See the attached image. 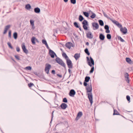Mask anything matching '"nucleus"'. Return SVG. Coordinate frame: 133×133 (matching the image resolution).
Segmentation results:
<instances>
[{
  "label": "nucleus",
  "mask_w": 133,
  "mask_h": 133,
  "mask_svg": "<svg viewBox=\"0 0 133 133\" xmlns=\"http://www.w3.org/2000/svg\"><path fill=\"white\" fill-rule=\"evenodd\" d=\"M84 86L86 87L87 92L89 93L87 94L88 98L90 103L91 105H92L93 103V96L91 93L92 87L91 84H83Z\"/></svg>",
  "instance_id": "nucleus-1"
},
{
  "label": "nucleus",
  "mask_w": 133,
  "mask_h": 133,
  "mask_svg": "<svg viewBox=\"0 0 133 133\" xmlns=\"http://www.w3.org/2000/svg\"><path fill=\"white\" fill-rule=\"evenodd\" d=\"M86 59L88 65L91 67L89 73L90 74L92 73H93L94 70V67L93 66L95 64L94 61L91 56H90V58L88 57H87Z\"/></svg>",
  "instance_id": "nucleus-2"
},
{
  "label": "nucleus",
  "mask_w": 133,
  "mask_h": 133,
  "mask_svg": "<svg viewBox=\"0 0 133 133\" xmlns=\"http://www.w3.org/2000/svg\"><path fill=\"white\" fill-rule=\"evenodd\" d=\"M55 61L57 63L66 69V65L62 59L58 57H56Z\"/></svg>",
  "instance_id": "nucleus-3"
},
{
  "label": "nucleus",
  "mask_w": 133,
  "mask_h": 133,
  "mask_svg": "<svg viewBox=\"0 0 133 133\" xmlns=\"http://www.w3.org/2000/svg\"><path fill=\"white\" fill-rule=\"evenodd\" d=\"M51 67V66L50 64L46 63L45 64V67L44 70L46 73L47 74H49V70Z\"/></svg>",
  "instance_id": "nucleus-4"
},
{
  "label": "nucleus",
  "mask_w": 133,
  "mask_h": 133,
  "mask_svg": "<svg viewBox=\"0 0 133 133\" xmlns=\"http://www.w3.org/2000/svg\"><path fill=\"white\" fill-rule=\"evenodd\" d=\"M49 53L52 58H54L55 57V56L56 57H57V56L56 54V53L53 50H51L50 49H49Z\"/></svg>",
  "instance_id": "nucleus-5"
},
{
  "label": "nucleus",
  "mask_w": 133,
  "mask_h": 133,
  "mask_svg": "<svg viewBox=\"0 0 133 133\" xmlns=\"http://www.w3.org/2000/svg\"><path fill=\"white\" fill-rule=\"evenodd\" d=\"M66 63L69 69L72 68L73 65L70 59H66Z\"/></svg>",
  "instance_id": "nucleus-6"
},
{
  "label": "nucleus",
  "mask_w": 133,
  "mask_h": 133,
  "mask_svg": "<svg viewBox=\"0 0 133 133\" xmlns=\"http://www.w3.org/2000/svg\"><path fill=\"white\" fill-rule=\"evenodd\" d=\"M111 21L113 23L117 25L119 28L120 29L122 28V25L117 21L115 20H111Z\"/></svg>",
  "instance_id": "nucleus-7"
},
{
  "label": "nucleus",
  "mask_w": 133,
  "mask_h": 133,
  "mask_svg": "<svg viewBox=\"0 0 133 133\" xmlns=\"http://www.w3.org/2000/svg\"><path fill=\"white\" fill-rule=\"evenodd\" d=\"M92 26L93 27V29L95 30L98 29L99 28V25L97 23L94 22L92 23Z\"/></svg>",
  "instance_id": "nucleus-8"
},
{
  "label": "nucleus",
  "mask_w": 133,
  "mask_h": 133,
  "mask_svg": "<svg viewBox=\"0 0 133 133\" xmlns=\"http://www.w3.org/2000/svg\"><path fill=\"white\" fill-rule=\"evenodd\" d=\"M83 113L81 111H79L77 114L75 118V120L78 121L82 116Z\"/></svg>",
  "instance_id": "nucleus-9"
},
{
  "label": "nucleus",
  "mask_w": 133,
  "mask_h": 133,
  "mask_svg": "<svg viewBox=\"0 0 133 133\" xmlns=\"http://www.w3.org/2000/svg\"><path fill=\"white\" fill-rule=\"evenodd\" d=\"M120 30L123 34H125L127 33V30L125 27L121 28Z\"/></svg>",
  "instance_id": "nucleus-10"
},
{
  "label": "nucleus",
  "mask_w": 133,
  "mask_h": 133,
  "mask_svg": "<svg viewBox=\"0 0 133 133\" xmlns=\"http://www.w3.org/2000/svg\"><path fill=\"white\" fill-rule=\"evenodd\" d=\"M124 75L126 81L127 83H129V75L127 72H125L124 74Z\"/></svg>",
  "instance_id": "nucleus-11"
},
{
  "label": "nucleus",
  "mask_w": 133,
  "mask_h": 133,
  "mask_svg": "<svg viewBox=\"0 0 133 133\" xmlns=\"http://www.w3.org/2000/svg\"><path fill=\"white\" fill-rule=\"evenodd\" d=\"M65 46L66 47L70 49L71 47H73V44L71 42H68L66 44Z\"/></svg>",
  "instance_id": "nucleus-12"
},
{
  "label": "nucleus",
  "mask_w": 133,
  "mask_h": 133,
  "mask_svg": "<svg viewBox=\"0 0 133 133\" xmlns=\"http://www.w3.org/2000/svg\"><path fill=\"white\" fill-rule=\"evenodd\" d=\"M86 36L87 37L91 39L93 37V36L90 31H89L86 34Z\"/></svg>",
  "instance_id": "nucleus-13"
},
{
  "label": "nucleus",
  "mask_w": 133,
  "mask_h": 133,
  "mask_svg": "<svg viewBox=\"0 0 133 133\" xmlns=\"http://www.w3.org/2000/svg\"><path fill=\"white\" fill-rule=\"evenodd\" d=\"M22 47L24 52V53L26 54H27L28 53V51L26 49L25 46L24 44L23 45L22 44Z\"/></svg>",
  "instance_id": "nucleus-14"
},
{
  "label": "nucleus",
  "mask_w": 133,
  "mask_h": 133,
  "mask_svg": "<svg viewBox=\"0 0 133 133\" xmlns=\"http://www.w3.org/2000/svg\"><path fill=\"white\" fill-rule=\"evenodd\" d=\"M69 95L71 97H74L75 94V91L74 90H71L69 93Z\"/></svg>",
  "instance_id": "nucleus-15"
},
{
  "label": "nucleus",
  "mask_w": 133,
  "mask_h": 133,
  "mask_svg": "<svg viewBox=\"0 0 133 133\" xmlns=\"http://www.w3.org/2000/svg\"><path fill=\"white\" fill-rule=\"evenodd\" d=\"M99 37L100 40L103 41L105 39V36L103 34L101 33L99 34Z\"/></svg>",
  "instance_id": "nucleus-16"
},
{
  "label": "nucleus",
  "mask_w": 133,
  "mask_h": 133,
  "mask_svg": "<svg viewBox=\"0 0 133 133\" xmlns=\"http://www.w3.org/2000/svg\"><path fill=\"white\" fill-rule=\"evenodd\" d=\"M60 107L61 109H65L67 107V106L66 104L63 103L62 104Z\"/></svg>",
  "instance_id": "nucleus-17"
},
{
  "label": "nucleus",
  "mask_w": 133,
  "mask_h": 133,
  "mask_svg": "<svg viewBox=\"0 0 133 133\" xmlns=\"http://www.w3.org/2000/svg\"><path fill=\"white\" fill-rule=\"evenodd\" d=\"M90 79V77L89 76H87L85 78V80L83 83H87L88 82Z\"/></svg>",
  "instance_id": "nucleus-18"
},
{
  "label": "nucleus",
  "mask_w": 133,
  "mask_h": 133,
  "mask_svg": "<svg viewBox=\"0 0 133 133\" xmlns=\"http://www.w3.org/2000/svg\"><path fill=\"white\" fill-rule=\"evenodd\" d=\"M34 12L36 13H39L40 12V9L38 7L34 9Z\"/></svg>",
  "instance_id": "nucleus-19"
},
{
  "label": "nucleus",
  "mask_w": 133,
  "mask_h": 133,
  "mask_svg": "<svg viewBox=\"0 0 133 133\" xmlns=\"http://www.w3.org/2000/svg\"><path fill=\"white\" fill-rule=\"evenodd\" d=\"M68 29L67 28L63 27V29L61 30L62 32L64 33H67L68 32Z\"/></svg>",
  "instance_id": "nucleus-20"
},
{
  "label": "nucleus",
  "mask_w": 133,
  "mask_h": 133,
  "mask_svg": "<svg viewBox=\"0 0 133 133\" xmlns=\"http://www.w3.org/2000/svg\"><path fill=\"white\" fill-rule=\"evenodd\" d=\"M35 40L37 41V40L35 37H32L31 38V41L32 43L34 44H35Z\"/></svg>",
  "instance_id": "nucleus-21"
},
{
  "label": "nucleus",
  "mask_w": 133,
  "mask_h": 133,
  "mask_svg": "<svg viewBox=\"0 0 133 133\" xmlns=\"http://www.w3.org/2000/svg\"><path fill=\"white\" fill-rule=\"evenodd\" d=\"M121 115L117 111L116 109H114V113L113 114V115Z\"/></svg>",
  "instance_id": "nucleus-22"
},
{
  "label": "nucleus",
  "mask_w": 133,
  "mask_h": 133,
  "mask_svg": "<svg viewBox=\"0 0 133 133\" xmlns=\"http://www.w3.org/2000/svg\"><path fill=\"white\" fill-rule=\"evenodd\" d=\"M83 25H89L87 21L86 20H84L83 21L82 23Z\"/></svg>",
  "instance_id": "nucleus-23"
},
{
  "label": "nucleus",
  "mask_w": 133,
  "mask_h": 133,
  "mask_svg": "<svg viewBox=\"0 0 133 133\" xmlns=\"http://www.w3.org/2000/svg\"><path fill=\"white\" fill-rule=\"evenodd\" d=\"M62 56L63 57L65 58L66 60L69 59V57L67 56L65 52H63V53Z\"/></svg>",
  "instance_id": "nucleus-24"
},
{
  "label": "nucleus",
  "mask_w": 133,
  "mask_h": 133,
  "mask_svg": "<svg viewBox=\"0 0 133 133\" xmlns=\"http://www.w3.org/2000/svg\"><path fill=\"white\" fill-rule=\"evenodd\" d=\"M31 8V6L29 4H27L25 5V8L28 10H30Z\"/></svg>",
  "instance_id": "nucleus-25"
},
{
  "label": "nucleus",
  "mask_w": 133,
  "mask_h": 133,
  "mask_svg": "<svg viewBox=\"0 0 133 133\" xmlns=\"http://www.w3.org/2000/svg\"><path fill=\"white\" fill-rule=\"evenodd\" d=\"M80 53L75 54V59L77 60L80 57Z\"/></svg>",
  "instance_id": "nucleus-26"
},
{
  "label": "nucleus",
  "mask_w": 133,
  "mask_h": 133,
  "mask_svg": "<svg viewBox=\"0 0 133 133\" xmlns=\"http://www.w3.org/2000/svg\"><path fill=\"white\" fill-rule=\"evenodd\" d=\"M99 24L101 26H103L104 23L103 21L102 20H99L98 21Z\"/></svg>",
  "instance_id": "nucleus-27"
},
{
  "label": "nucleus",
  "mask_w": 133,
  "mask_h": 133,
  "mask_svg": "<svg viewBox=\"0 0 133 133\" xmlns=\"http://www.w3.org/2000/svg\"><path fill=\"white\" fill-rule=\"evenodd\" d=\"M83 13L84 15L86 17H89V13L88 12L86 11H83Z\"/></svg>",
  "instance_id": "nucleus-28"
},
{
  "label": "nucleus",
  "mask_w": 133,
  "mask_h": 133,
  "mask_svg": "<svg viewBox=\"0 0 133 133\" xmlns=\"http://www.w3.org/2000/svg\"><path fill=\"white\" fill-rule=\"evenodd\" d=\"M84 52L87 54L88 56L90 55V53L89 51L88 50V48H86L84 50Z\"/></svg>",
  "instance_id": "nucleus-29"
},
{
  "label": "nucleus",
  "mask_w": 133,
  "mask_h": 133,
  "mask_svg": "<svg viewBox=\"0 0 133 133\" xmlns=\"http://www.w3.org/2000/svg\"><path fill=\"white\" fill-rule=\"evenodd\" d=\"M79 21L80 22H82L84 19V18L83 17V16L81 15H79Z\"/></svg>",
  "instance_id": "nucleus-30"
},
{
  "label": "nucleus",
  "mask_w": 133,
  "mask_h": 133,
  "mask_svg": "<svg viewBox=\"0 0 133 133\" xmlns=\"http://www.w3.org/2000/svg\"><path fill=\"white\" fill-rule=\"evenodd\" d=\"M126 62L129 63H131L132 62L131 59L127 57L126 59Z\"/></svg>",
  "instance_id": "nucleus-31"
},
{
  "label": "nucleus",
  "mask_w": 133,
  "mask_h": 133,
  "mask_svg": "<svg viewBox=\"0 0 133 133\" xmlns=\"http://www.w3.org/2000/svg\"><path fill=\"white\" fill-rule=\"evenodd\" d=\"M103 14L104 15V16L107 18L108 19H109L111 21V19L109 17V16L107 15V14L104 12L103 11H102Z\"/></svg>",
  "instance_id": "nucleus-32"
},
{
  "label": "nucleus",
  "mask_w": 133,
  "mask_h": 133,
  "mask_svg": "<svg viewBox=\"0 0 133 133\" xmlns=\"http://www.w3.org/2000/svg\"><path fill=\"white\" fill-rule=\"evenodd\" d=\"M28 85L29 87L31 89H32L35 87L34 84H28Z\"/></svg>",
  "instance_id": "nucleus-33"
},
{
  "label": "nucleus",
  "mask_w": 133,
  "mask_h": 133,
  "mask_svg": "<svg viewBox=\"0 0 133 133\" xmlns=\"http://www.w3.org/2000/svg\"><path fill=\"white\" fill-rule=\"evenodd\" d=\"M92 15L90 16V17L92 19H94L96 15L94 13L91 12Z\"/></svg>",
  "instance_id": "nucleus-34"
},
{
  "label": "nucleus",
  "mask_w": 133,
  "mask_h": 133,
  "mask_svg": "<svg viewBox=\"0 0 133 133\" xmlns=\"http://www.w3.org/2000/svg\"><path fill=\"white\" fill-rule=\"evenodd\" d=\"M13 37L15 39H16L17 37V34L16 32H15L13 34Z\"/></svg>",
  "instance_id": "nucleus-35"
},
{
  "label": "nucleus",
  "mask_w": 133,
  "mask_h": 133,
  "mask_svg": "<svg viewBox=\"0 0 133 133\" xmlns=\"http://www.w3.org/2000/svg\"><path fill=\"white\" fill-rule=\"evenodd\" d=\"M107 38L108 39H111V34H108L107 35Z\"/></svg>",
  "instance_id": "nucleus-36"
},
{
  "label": "nucleus",
  "mask_w": 133,
  "mask_h": 133,
  "mask_svg": "<svg viewBox=\"0 0 133 133\" xmlns=\"http://www.w3.org/2000/svg\"><path fill=\"white\" fill-rule=\"evenodd\" d=\"M118 39L121 42H125V41L123 39H122L121 36H118Z\"/></svg>",
  "instance_id": "nucleus-37"
},
{
  "label": "nucleus",
  "mask_w": 133,
  "mask_h": 133,
  "mask_svg": "<svg viewBox=\"0 0 133 133\" xmlns=\"http://www.w3.org/2000/svg\"><path fill=\"white\" fill-rule=\"evenodd\" d=\"M88 26V25H83V27L84 29L85 30H88V27H87V26Z\"/></svg>",
  "instance_id": "nucleus-38"
},
{
  "label": "nucleus",
  "mask_w": 133,
  "mask_h": 133,
  "mask_svg": "<svg viewBox=\"0 0 133 133\" xmlns=\"http://www.w3.org/2000/svg\"><path fill=\"white\" fill-rule=\"evenodd\" d=\"M7 44L9 46V47L11 49H13V47L12 46L11 43L10 42H8L7 43Z\"/></svg>",
  "instance_id": "nucleus-39"
},
{
  "label": "nucleus",
  "mask_w": 133,
  "mask_h": 133,
  "mask_svg": "<svg viewBox=\"0 0 133 133\" xmlns=\"http://www.w3.org/2000/svg\"><path fill=\"white\" fill-rule=\"evenodd\" d=\"M30 23L31 25H32V26L34 27V21L33 20H30Z\"/></svg>",
  "instance_id": "nucleus-40"
},
{
  "label": "nucleus",
  "mask_w": 133,
  "mask_h": 133,
  "mask_svg": "<svg viewBox=\"0 0 133 133\" xmlns=\"http://www.w3.org/2000/svg\"><path fill=\"white\" fill-rule=\"evenodd\" d=\"M10 26L11 25H6L5 26V29L6 30H8L10 28Z\"/></svg>",
  "instance_id": "nucleus-41"
},
{
  "label": "nucleus",
  "mask_w": 133,
  "mask_h": 133,
  "mask_svg": "<svg viewBox=\"0 0 133 133\" xmlns=\"http://www.w3.org/2000/svg\"><path fill=\"white\" fill-rule=\"evenodd\" d=\"M25 68L26 70H31L32 68L30 66H28L26 67Z\"/></svg>",
  "instance_id": "nucleus-42"
},
{
  "label": "nucleus",
  "mask_w": 133,
  "mask_h": 133,
  "mask_svg": "<svg viewBox=\"0 0 133 133\" xmlns=\"http://www.w3.org/2000/svg\"><path fill=\"white\" fill-rule=\"evenodd\" d=\"M42 43L45 45L47 44L46 41L45 39H43L42 40Z\"/></svg>",
  "instance_id": "nucleus-43"
},
{
  "label": "nucleus",
  "mask_w": 133,
  "mask_h": 133,
  "mask_svg": "<svg viewBox=\"0 0 133 133\" xmlns=\"http://www.w3.org/2000/svg\"><path fill=\"white\" fill-rule=\"evenodd\" d=\"M126 98H127V101H129V102H130V97L129 96V95L127 96Z\"/></svg>",
  "instance_id": "nucleus-44"
},
{
  "label": "nucleus",
  "mask_w": 133,
  "mask_h": 133,
  "mask_svg": "<svg viewBox=\"0 0 133 133\" xmlns=\"http://www.w3.org/2000/svg\"><path fill=\"white\" fill-rule=\"evenodd\" d=\"M63 101L64 103H67L68 102L66 98H64L63 100Z\"/></svg>",
  "instance_id": "nucleus-45"
},
{
  "label": "nucleus",
  "mask_w": 133,
  "mask_h": 133,
  "mask_svg": "<svg viewBox=\"0 0 133 133\" xmlns=\"http://www.w3.org/2000/svg\"><path fill=\"white\" fill-rule=\"evenodd\" d=\"M8 36L9 37L11 38V30H10L9 32Z\"/></svg>",
  "instance_id": "nucleus-46"
},
{
  "label": "nucleus",
  "mask_w": 133,
  "mask_h": 133,
  "mask_svg": "<svg viewBox=\"0 0 133 133\" xmlns=\"http://www.w3.org/2000/svg\"><path fill=\"white\" fill-rule=\"evenodd\" d=\"M15 58L18 60H20V59L19 57L17 55H15L14 56Z\"/></svg>",
  "instance_id": "nucleus-47"
},
{
  "label": "nucleus",
  "mask_w": 133,
  "mask_h": 133,
  "mask_svg": "<svg viewBox=\"0 0 133 133\" xmlns=\"http://www.w3.org/2000/svg\"><path fill=\"white\" fill-rule=\"evenodd\" d=\"M104 29L105 30L109 29V27L108 25H105L104 26Z\"/></svg>",
  "instance_id": "nucleus-48"
},
{
  "label": "nucleus",
  "mask_w": 133,
  "mask_h": 133,
  "mask_svg": "<svg viewBox=\"0 0 133 133\" xmlns=\"http://www.w3.org/2000/svg\"><path fill=\"white\" fill-rule=\"evenodd\" d=\"M54 111H53L52 112V113L51 116V122L52 121V119H53V113H54Z\"/></svg>",
  "instance_id": "nucleus-49"
},
{
  "label": "nucleus",
  "mask_w": 133,
  "mask_h": 133,
  "mask_svg": "<svg viewBox=\"0 0 133 133\" xmlns=\"http://www.w3.org/2000/svg\"><path fill=\"white\" fill-rule=\"evenodd\" d=\"M105 32L107 33H109L110 32V30L109 29H107L105 30Z\"/></svg>",
  "instance_id": "nucleus-50"
},
{
  "label": "nucleus",
  "mask_w": 133,
  "mask_h": 133,
  "mask_svg": "<svg viewBox=\"0 0 133 133\" xmlns=\"http://www.w3.org/2000/svg\"><path fill=\"white\" fill-rule=\"evenodd\" d=\"M16 50L17 51L19 52L20 51V49L19 47H17L16 48Z\"/></svg>",
  "instance_id": "nucleus-51"
},
{
  "label": "nucleus",
  "mask_w": 133,
  "mask_h": 133,
  "mask_svg": "<svg viewBox=\"0 0 133 133\" xmlns=\"http://www.w3.org/2000/svg\"><path fill=\"white\" fill-rule=\"evenodd\" d=\"M63 25H64L65 24H66L67 26H68V24L65 22H63Z\"/></svg>",
  "instance_id": "nucleus-52"
},
{
  "label": "nucleus",
  "mask_w": 133,
  "mask_h": 133,
  "mask_svg": "<svg viewBox=\"0 0 133 133\" xmlns=\"http://www.w3.org/2000/svg\"><path fill=\"white\" fill-rule=\"evenodd\" d=\"M80 26H78L77 23V22H75V27L77 28H79Z\"/></svg>",
  "instance_id": "nucleus-53"
},
{
  "label": "nucleus",
  "mask_w": 133,
  "mask_h": 133,
  "mask_svg": "<svg viewBox=\"0 0 133 133\" xmlns=\"http://www.w3.org/2000/svg\"><path fill=\"white\" fill-rule=\"evenodd\" d=\"M70 2L71 3L75 4V0H70Z\"/></svg>",
  "instance_id": "nucleus-54"
},
{
  "label": "nucleus",
  "mask_w": 133,
  "mask_h": 133,
  "mask_svg": "<svg viewBox=\"0 0 133 133\" xmlns=\"http://www.w3.org/2000/svg\"><path fill=\"white\" fill-rule=\"evenodd\" d=\"M51 73L52 74L54 75L55 74V71L54 70H52Z\"/></svg>",
  "instance_id": "nucleus-55"
},
{
  "label": "nucleus",
  "mask_w": 133,
  "mask_h": 133,
  "mask_svg": "<svg viewBox=\"0 0 133 133\" xmlns=\"http://www.w3.org/2000/svg\"><path fill=\"white\" fill-rule=\"evenodd\" d=\"M78 28L79 29L80 31H83H83L82 29L81 28L80 26H79V28Z\"/></svg>",
  "instance_id": "nucleus-56"
},
{
  "label": "nucleus",
  "mask_w": 133,
  "mask_h": 133,
  "mask_svg": "<svg viewBox=\"0 0 133 133\" xmlns=\"http://www.w3.org/2000/svg\"><path fill=\"white\" fill-rule=\"evenodd\" d=\"M45 45H46V47L48 49H49H49H50V48H49V47L48 45V44H46Z\"/></svg>",
  "instance_id": "nucleus-57"
},
{
  "label": "nucleus",
  "mask_w": 133,
  "mask_h": 133,
  "mask_svg": "<svg viewBox=\"0 0 133 133\" xmlns=\"http://www.w3.org/2000/svg\"><path fill=\"white\" fill-rule=\"evenodd\" d=\"M57 75L58 77H59L60 78H61L62 77V75H60V74H57Z\"/></svg>",
  "instance_id": "nucleus-58"
},
{
  "label": "nucleus",
  "mask_w": 133,
  "mask_h": 133,
  "mask_svg": "<svg viewBox=\"0 0 133 133\" xmlns=\"http://www.w3.org/2000/svg\"><path fill=\"white\" fill-rule=\"evenodd\" d=\"M58 104H56L55 105V106L53 107V108H56L57 107H58Z\"/></svg>",
  "instance_id": "nucleus-59"
},
{
  "label": "nucleus",
  "mask_w": 133,
  "mask_h": 133,
  "mask_svg": "<svg viewBox=\"0 0 133 133\" xmlns=\"http://www.w3.org/2000/svg\"><path fill=\"white\" fill-rule=\"evenodd\" d=\"M7 30L4 29V30L3 32L4 34H5L7 32Z\"/></svg>",
  "instance_id": "nucleus-60"
},
{
  "label": "nucleus",
  "mask_w": 133,
  "mask_h": 133,
  "mask_svg": "<svg viewBox=\"0 0 133 133\" xmlns=\"http://www.w3.org/2000/svg\"><path fill=\"white\" fill-rule=\"evenodd\" d=\"M69 68V69H68V71L69 73L70 74L71 73V70Z\"/></svg>",
  "instance_id": "nucleus-61"
},
{
  "label": "nucleus",
  "mask_w": 133,
  "mask_h": 133,
  "mask_svg": "<svg viewBox=\"0 0 133 133\" xmlns=\"http://www.w3.org/2000/svg\"><path fill=\"white\" fill-rule=\"evenodd\" d=\"M86 45H89V43L88 42H87L86 43Z\"/></svg>",
  "instance_id": "nucleus-62"
},
{
  "label": "nucleus",
  "mask_w": 133,
  "mask_h": 133,
  "mask_svg": "<svg viewBox=\"0 0 133 133\" xmlns=\"http://www.w3.org/2000/svg\"><path fill=\"white\" fill-rule=\"evenodd\" d=\"M54 32H55L56 33H57V30L56 29H55L54 30Z\"/></svg>",
  "instance_id": "nucleus-63"
},
{
  "label": "nucleus",
  "mask_w": 133,
  "mask_h": 133,
  "mask_svg": "<svg viewBox=\"0 0 133 133\" xmlns=\"http://www.w3.org/2000/svg\"><path fill=\"white\" fill-rule=\"evenodd\" d=\"M63 1L65 2H66L68 1V0H63Z\"/></svg>",
  "instance_id": "nucleus-64"
}]
</instances>
